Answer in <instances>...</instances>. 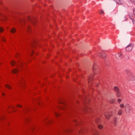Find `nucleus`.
Listing matches in <instances>:
<instances>
[{
    "label": "nucleus",
    "instance_id": "obj_1",
    "mask_svg": "<svg viewBox=\"0 0 135 135\" xmlns=\"http://www.w3.org/2000/svg\"><path fill=\"white\" fill-rule=\"evenodd\" d=\"M125 72L128 75L129 80H135V76H134L129 71L126 70Z\"/></svg>",
    "mask_w": 135,
    "mask_h": 135
},
{
    "label": "nucleus",
    "instance_id": "obj_2",
    "mask_svg": "<svg viewBox=\"0 0 135 135\" xmlns=\"http://www.w3.org/2000/svg\"><path fill=\"white\" fill-rule=\"evenodd\" d=\"M125 110L126 112L130 113L132 112V109L131 106L128 104H126L125 106Z\"/></svg>",
    "mask_w": 135,
    "mask_h": 135
},
{
    "label": "nucleus",
    "instance_id": "obj_3",
    "mask_svg": "<svg viewBox=\"0 0 135 135\" xmlns=\"http://www.w3.org/2000/svg\"><path fill=\"white\" fill-rule=\"evenodd\" d=\"M114 90L116 92V95L118 97H119L120 96V94L119 88L117 86H114Z\"/></svg>",
    "mask_w": 135,
    "mask_h": 135
},
{
    "label": "nucleus",
    "instance_id": "obj_4",
    "mask_svg": "<svg viewBox=\"0 0 135 135\" xmlns=\"http://www.w3.org/2000/svg\"><path fill=\"white\" fill-rule=\"evenodd\" d=\"M133 44H131L128 45L126 48V50L127 51H131L133 48Z\"/></svg>",
    "mask_w": 135,
    "mask_h": 135
},
{
    "label": "nucleus",
    "instance_id": "obj_5",
    "mask_svg": "<svg viewBox=\"0 0 135 135\" xmlns=\"http://www.w3.org/2000/svg\"><path fill=\"white\" fill-rule=\"evenodd\" d=\"M95 122L96 123L98 124L97 126L100 129H101L103 128V126L99 124V123L100 122V120L98 118L95 120Z\"/></svg>",
    "mask_w": 135,
    "mask_h": 135
},
{
    "label": "nucleus",
    "instance_id": "obj_6",
    "mask_svg": "<svg viewBox=\"0 0 135 135\" xmlns=\"http://www.w3.org/2000/svg\"><path fill=\"white\" fill-rule=\"evenodd\" d=\"M112 113L110 112H107L105 113V116L107 119H108L112 115Z\"/></svg>",
    "mask_w": 135,
    "mask_h": 135
},
{
    "label": "nucleus",
    "instance_id": "obj_7",
    "mask_svg": "<svg viewBox=\"0 0 135 135\" xmlns=\"http://www.w3.org/2000/svg\"><path fill=\"white\" fill-rule=\"evenodd\" d=\"M98 55V56H100L101 57L104 59L106 57V55L105 53L102 52L101 53H99V54Z\"/></svg>",
    "mask_w": 135,
    "mask_h": 135
},
{
    "label": "nucleus",
    "instance_id": "obj_8",
    "mask_svg": "<svg viewBox=\"0 0 135 135\" xmlns=\"http://www.w3.org/2000/svg\"><path fill=\"white\" fill-rule=\"evenodd\" d=\"M122 55L121 54L118 53L115 55V56L118 59H121L122 58Z\"/></svg>",
    "mask_w": 135,
    "mask_h": 135
},
{
    "label": "nucleus",
    "instance_id": "obj_9",
    "mask_svg": "<svg viewBox=\"0 0 135 135\" xmlns=\"http://www.w3.org/2000/svg\"><path fill=\"white\" fill-rule=\"evenodd\" d=\"M117 3L119 4H122L123 3V1L121 0H116Z\"/></svg>",
    "mask_w": 135,
    "mask_h": 135
},
{
    "label": "nucleus",
    "instance_id": "obj_10",
    "mask_svg": "<svg viewBox=\"0 0 135 135\" xmlns=\"http://www.w3.org/2000/svg\"><path fill=\"white\" fill-rule=\"evenodd\" d=\"M11 64L12 66H15L17 64V63L14 60H12L11 61Z\"/></svg>",
    "mask_w": 135,
    "mask_h": 135
},
{
    "label": "nucleus",
    "instance_id": "obj_11",
    "mask_svg": "<svg viewBox=\"0 0 135 135\" xmlns=\"http://www.w3.org/2000/svg\"><path fill=\"white\" fill-rule=\"evenodd\" d=\"M117 118L116 117H115L113 122V123L114 125H115L116 124L117 121Z\"/></svg>",
    "mask_w": 135,
    "mask_h": 135
},
{
    "label": "nucleus",
    "instance_id": "obj_12",
    "mask_svg": "<svg viewBox=\"0 0 135 135\" xmlns=\"http://www.w3.org/2000/svg\"><path fill=\"white\" fill-rule=\"evenodd\" d=\"M129 56L127 55H125L124 56V59L125 60H128L129 59Z\"/></svg>",
    "mask_w": 135,
    "mask_h": 135
},
{
    "label": "nucleus",
    "instance_id": "obj_13",
    "mask_svg": "<svg viewBox=\"0 0 135 135\" xmlns=\"http://www.w3.org/2000/svg\"><path fill=\"white\" fill-rule=\"evenodd\" d=\"M6 87L7 88L10 89H12V87L8 84H6Z\"/></svg>",
    "mask_w": 135,
    "mask_h": 135
},
{
    "label": "nucleus",
    "instance_id": "obj_14",
    "mask_svg": "<svg viewBox=\"0 0 135 135\" xmlns=\"http://www.w3.org/2000/svg\"><path fill=\"white\" fill-rule=\"evenodd\" d=\"M27 18L28 19V20H29V21H31L32 22V23L33 24H35V22H34L33 21V20H32V19L31 17H28Z\"/></svg>",
    "mask_w": 135,
    "mask_h": 135
},
{
    "label": "nucleus",
    "instance_id": "obj_15",
    "mask_svg": "<svg viewBox=\"0 0 135 135\" xmlns=\"http://www.w3.org/2000/svg\"><path fill=\"white\" fill-rule=\"evenodd\" d=\"M122 109H119L118 112V114L119 115H121L122 114Z\"/></svg>",
    "mask_w": 135,
    "mask_h": 135
},
{
    "label": "nucleus",
    "instance_id": "obj_16",
    "mask_svg": "<svg viewBox=\"0 0 135 135\" xmlns=\"http://www.w3.org/2000/svg\"><path fill=\"white\" fill-rule=\"evenodd\" d=\"M115 99H112L109 101V102L112 104L114 103L115 102Z\"/></svg>",
    "mask_w": 135,
    "mask_h": 135
},
{
    "label": "nucleus",
    "instance_id": "obj_17",
    "mask_svg": "<svg viewBox=\"0 0 135 135\" xmlns=\"http://www.w3.org/2000/svg\"><path fill=\"white\" fill-rule=\"evenodd\" d=\"M16 30L14 28H12L11 30V32L12 33H14L15 32H16Z\"/></svg>",
    "mask_w": 135,
    "mask_h": 135
},
{
    "label": "nucleus",
    "instance_id": "obj_18",
    "mask_svg": "<svg viewBox=\"0 0 135 135\" xmlns=\"http://www.w3.org/2000/svg\"><path fill=\"white\" fill-rule=\"evenodd\" d=\"M93 133L94 135H98V132L97 130L95 132H93Z\"/></svg>",
    "mask_w": 135,
    "mask_h": 135
},
{
    "label": "nucleus",
    "instance_id": "obj_19",
    "mask_svg": "<svg viewBox=\"0 0 135 135\" xmlns=\"http://www.w3.org/2000/svg\"><path fill=\"white\" fill-rule=\"evenodd\" d=\"M120 106L121 108H123L124 107V105L123 104H121L120 105Z\"/></svg>",
    "mask_w": 135,
    "mask_h": 135
},
{
    "label": "nucleus",
    "instance_id": "obj_20",
    "mask_svg": "<svg viewBox=\"0 0 135 135\" xmlns=\"http://www.w3.org/2000/svg\"><path fill=\"white\" fill-rule=\"evenodd\" d=\"M122 101V100L120 99H119L117 100V102L119 103H120Z\"/></svg>",
    "mask_w": 135,
    "mask_h": 135
},
{
    "label": "nucleus",
    "instance_id": "obj_21",
    "mask_svg": "<svg viewBox=\"0 0 135 135\" xmlns=\"http://www.w3.org/2000/svg\"><path fill=\"white\" fill-rule=\"evenodd\" d=\"M3 30V28H2L1 27L0 28V31L1 32H2Z\"/></svg>",
    "mask_w": 135,
    "mask_h": 135
},
{
    "label": "nucleus",
    "instance_id": "obj_22",
    "mask_svg": "<svg viewBox=\"0 0 135 135\" xmlns=\"http://www.w3.org/2000/svg\"><path fill=\"white\" fill-rule=\"evenodd\" d=\"M18 72V71L17 70L15 69V70L13 71L14 73H17Z\"/></svg>",
    "mask_w": 135,
    "mask_h": 135
},
{
    "label": "nucleus",
    "instance_id": "obj_23",
    "mask_svg": "<svg viewBox=\"0 0 135 135\" xmlns=\"http://www.w3.org/2000/svg\"><path fill=\"white\" fill-rule=\"evenodd\" d=\"M133 3H135V0H130Z\"/></svg>",
    "mask_w": 135,
    "mask_h": 135
},
{
    "label": "nucleus",
    "instance_id": "obj_24",
    "mask_svg": "<svg viewBox=\"0 0 135 135\" xmlns=\"http://www.w3.org/2000/svg\"><path fill=\"white\" fill-rule=\"evenodd\" d=\"M17 107L19 108H22V105L20 104H18L17 105Z\"/></svg>",
    "mask_w": 135,
    "mask_h": 135
},
{
    "label": "nucleus",
    "instance_id": "obj_25",
    "mask_svg": "<svg viewBox=\"0 0 135 135\" xmlns=\"http://www.w3.org/2000/svg\"><path fill=\"white\" fill-rule=\"evenodd\" d=\"M92 79V78H91L90 77V78H89V80H88V81H89V82H90L91 81Z\"/></svg>",
    "mask_w": 135,
    "mask_h": 135
},
{
    "label": "nucleus",
    "instance_id": "obj_26",
    "mask_svg": "<svg viewBox=\"0 0 135 135\" xmlns=\"http://www.w3.org/2000/svg\"><path fill=\"white\" fill-rule=\"evenodd\" d=\"M131 19L132 20V21L133 22V23H135V20H133L131 18Z\"/></svg>",
    "mask_w": 135,
    "mask_h": 135
},
{
    "label": "nucleus",
    "instance_id": "obj_27",
    "mask_svg": "<svg viewBox=\"0 0 135 135\" xmlns=\"http://www.w3.org/2000/svg\"><path fill=\"white\" fill-rule=\"evenodd\" d=\"M104 13V11H103V10H101V12H100V13L101 14Z\"/></svg>",
    "mask_w": 135,
    "mask_h": 135
},
{
    "label": "nucleus",
    "instance_id": "obj_28",
    "mask_svg": "<svg viewBox=\"0 0 135 135\" xmlns=\"http://www.w3.org/2000/svg\"><path fill=\"white\" fill-rule=\"evenodd\" d=\"M133 13L134 15L135 16V9H133Z\"/></svg>",
    "mask_w": 135,
    "mask_h": 135
},
{
    "label": "nucleus",
    "instance_id": "obj_29",
    "mask_svg": "<svg viewBox=\"0 0 135 135\" xmlns=\"http://www.w3.org/2000/svg\"><path fill=\"white\" fill-rule=\"evenodd\" d=\"M2 40L4 42H5V39L4 38H2Z\"/></svg>",
    "mask_w": 135,
    "mask_h": 135
},
{
    "label": "nucleus",
    "instance_id": "obj_30",
    "mask_svg": "<svg viewBox=\"0 0 135 135\" xmlns=\"http://www.w3.org/2000/svg\"><path fill=\"white\" fill-rule=\"evenodd\" d=\"M31 52V55H32V54L33 53V50H32Z\"/></svg>",
    "mask_w": 135,
    "mask_h": 135
},
{
    "label": "nucleus",
    "instance_id": "obj_31",
    "mask_svg": "<svg viewBox=\"0 0 135 135\" xmlns=\"http://www.w3.org/2000/svg\"><path fill=\"white\" fill-rule=\"evenodd\" d=\"M22 21L24 22H25V20H22Z\"/></svg>",
    "mask_w": 135,
    "mask_h": 135
},
{
    "label": "nucleus",
    "instance_id": "obj_32",
    "mask_svg": "<svg viewBox=\"0 0 135 135\" xmlns=\"http://www.w3.org/2000/svg\"><path fill=\"white\" fill-rule=\"evenodd\" d=\"M2 95L3 96H4L5 95V94L4 93H2Z\"/></svg>",
    "mask_w": 135,
    "mask_h": 135
},
{
    "label": "nucleus",
    "instance_id": "obj_33",
    "mask_svg": "<svg viewBox=\"0 0 135 135\" xmlns=\"http://www.w3.org/2000/svg\"><path fill=\"white\" fill-rule=\"evenodd\" d=\"M56 115H57V116H58L59 115V114H58L56 113Z\"/></svg>",
    "mask_w": 135,
    "mask_h": 135
},
{
    "label": "nucleus",
    "instance_id": "obj_34",
    "mask_svg": "<svg viewBox=\"0 0 135 135\" xmlns=\"http://www.w3.org/2000/svg\"><path fill=\"white\" fill-rule=\"evenodd\" d=\"M35 46L34 45V44H32V46H31V47H32L33 46Z\"/></svg>",
    "mask_w": 135,
    "mask_h": 135
},
{
    "label": "nucleus",
    "instance_id": "obj_35",
    "mask_svg": "<svg viewBox=\"0 0 135 135\" xmlns=\"http://www.w3.org/2000/svg\"><path fill=\"white\" fill-rule=\"evenodd\" d=\"M3 17L5 18H6V17L5 16H3Z\"/></svg>",
    "mask_w": 135,
    "mask_h": 135
},
{
    "label": "nucleus",
    "instance_id": "obj_36",
    "mask_svg": "<svg viewBox=\"0 0 135 135\" xmlns=\"http://www.w3.org/2000/svg\"><path fill=\"white\" fill-rule=\"evenodd\" d=\"M19 55H18V54H17V55H16V57H17V56H18Z\"/></svg>",
    "mask_w": 135,
    "mask_h": 135
},
{
    "label": "nucleus",
    "instance_id": "obj_37",
    "mask_svg": "<svg viewBox=\"0 0 135 135\" xmlns=\"http://www.w3.org/2000/svg\"><path fill=\"white\" fill-rule=\"evenodd\" d=\"M94 67H96V66H94Z\"/></svg>",
    "mask_w": 135,
    "mask_h": 135
},
{
    "label": "nucleus",
    "instance_id": "obj_38",
    "mask_svg": "<svg viewBox=\"0 0 135 135\" xmlns=\"http://www.w3.org/2000/svg\"><path fill=\"white\" fill-rule=\"evenodd\" d=\"M134 4H135V3H134Z\"/></svg>",
    "mask_w": 135,
    "mask_h": 135
}]
</instances>
